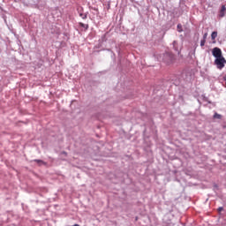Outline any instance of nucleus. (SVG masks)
<instances>
[{
    "label": "nucleus",
    "mask_w": 226,
    "mask_h": 226,
    "mask_svg": "<svg viewBox=\"0 0 226 226\" xmlns=\"http://www.w3.org/2000/svg\"><path fill=\"white\" fill-rule=\"evenodd\" d=\"M176 57L174 56V54L170 52H166L162 55V61L166 64H172L174 63Z\"/></svg>",
    "instance_id": "1"
},
{
    "label": "nucleus",
    "mask_w": 226,
    "mask_h": 226,
    "mask_svg": "<svg viewBox=\"0 0 226 226\" xmlns=\"http://www.w3.org/2000/svg\"><path fill=\"white\" fill-rule=\"evenodd\" d=\"M215 64H216L218 70H222V68H225L226 64L225 57L220 56L219 58H215Z\"/></svg>",
    "instance_id": "2"
},
{
    "label": "nucleus",
    "mask_w": 226,
    "mask_h": 226,
    "mask_svg": "<svg viewBox=\"0 0 226 226\" xmlns=\"http://www.w3.org/2000/svg\"><path fill=\"white\" fill-rule=\"evenodd\" d=\"M212 54L216 59L219 57H223V56H222V49H220V48H214L212 50Z\"/></svg>",
    "instance_id": "3"
},
{
    "label": "nucleus",
    "mask_w": 226,
    "mask_h": 226,
    "mask_svg": "<svg viewBox=\"0 0 226 226\" xmlns=\"http://www.w3.org/2000/svg\"><path fill=\"white\" fill-rule=\"evenodd\" d=\"M225 11H226V7L225 5H222L220 12H219V17L222 19V17H225Z\"/></svg>",
    "instance_id": "4"
},
{
    "label": "nucleus",
    "mask_w": 226,
    "mask_h": 226,
    "mask_svg": "<svg viewBox=\"0 0 226 226\" xmlns=\"http://www.w3.org/2000/svg\"><path fill=\"white\" fill-rule=\"evenodd\" d=\"M34 162H35V163H38V165H47V163H45V162H43L40 159H35V160H34Z\"/></svg>",
    "instance_id": "5"
},
{
    "label": "nucleus",
    "mask_w": 226,
    "mask_h": 226,
    "mask_svg": "<svg viewBox=\"0 0 226 226\" xmlns=\"http://www.w3.org/2000/svg\"><path fill=\"white\" fill-rule=\"evenodd\" d=\"M216 36H218V33L217 32H213L212 34H211L212 40H215Z\"/></svg>",
    "instance_id": "6"
},
{
    "label": "nucleus",
    "mask_w": 226,
    "mask_h": 226,
    "mask_svg": "<svg viewBox=\"0 0 226 226\" xmlns=\"http://www.w3.org/2000/svg\"><path fill=\"white\" fill-rule=\"evenodd\" d=\"M214 119H222V115H220L218 113H215Z\"/></svg>",
    "instance_id": "7"
},
{
    "label": "nucleus",
    "mask_w": 226,
    "mask_h": 226,
    "mask_svg": "<svg viewBox=\"0 0 226 226\" xmlns=\"http://www.w3.org/2000/svg\"><path fill=\"white\" fill-rule=\"evenodd\" d=\"M80 27H85L86 29H87V27H89V25H86L84 23H79Z\"/></svg>",
    "instance_id": "8"
},
{
    "label": "nucleus",
    "mask_w": 226,
    "mask_h": 226,
    "mask_svg": "<svg viewBox=\"0 0 226 226\" xmlns=\"http://www.w3.org/2000/svg\"><path fill=\"white\" fill-rule=\"evenodd\" d=\"M204 45H206V39L200 41V47H204Z\"/></svg>",
    "instance_id": "9"
},
{
    "label": "nucleus",
    "mask_w": 226,
    "mask_h": 226,
    "mask_svg": "<svg viewBox=\"0 0 226 226\" xmlns=\"http://www.w3.org/2000/svg\"><path fill=\"white\" fill-rule=\"evenodd\" d=\"M203 40H207V33L204 34Z\"/></svg>",
    "instance_id": "10"
},
{
    "label": "nucleus",
    "mask_w": 226,
    "mask_h": 226,
    "mask_svg": "<svg viewBox=\"0 0 226 226\" xmlns=\"http://www.w3.org/2000/svg\"><path fill=\"white\" fill-rule=\"evenodd\" d=\"M218 211H219V213H222V211H223V207H220L218 208Z\"/></svg>",
    "instance_id": "11"
},
{
    "label": "nucleus",
    "mask_w": 226,
    "mask_h": 226,
    "mask_svg": "<svg viewBox=\"0 0 226 226\" xmlns=\"http://www.w3.org/2000/svg\"><path fill=\"white\" fill-rule=\"evenodd\" d=\"M177 29H178V31H179V33H181V25H177Z\"/></svg>",
    "instance_id": "12"
},
{
    "label": "nucleus",
    "mask_w": 226,
    "mask_h": 226,
    "mask_svg": "<svg viewBox=\"0 0 226 226\" xmlns=\"http://www.w3.org/2000/svg\"><path fill=\"white\" fill-rule=\"evenodd\" d=\"M62 154H64L66 156L68 154L66 152H62Z\"/></svg>",
    "instance_id": "13"
}]
</instances>
